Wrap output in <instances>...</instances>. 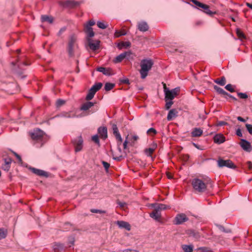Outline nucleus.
Masks as SVG:
<instances>
[{
  "instance_id": "f257e3e1",
  "label": "nucleus",
  "mask_w": 252,
  "mask_h": 252,
  "mask_svg": "<svg viewBox=\"0 0 252 252\" xmlns=\"http://www.w3.org/2000/svg\"><path fill=\"white\" fill-rule=\"evenodd\" d=\"M25 56H18L17 55V79H23L26 78L25 74L26 66L29 65Z\"/></svg>"
},
{
  "instance_id": "f03ea898",
  "label": "nucleus",
  "mask_w": 252,
  "mask_h": 252,
  "mask_svg": "<svg viewBox=\"0 0 252 252\" xmlns=\"http://www.w3.org/2000/svg\"><path fill=\"white\" fill-rule=\"evenodd\" d=\"M208 184H210L212 186V184L210 179H207L203 181L198 178H194L191 182L194 191L195 192L200 193L205 192L207 189V185Z\"/></svg>"
},
{
  "instance_id": "7ed1b4c3",
  "label": "nucleus",
  "mask_w": 252,
  "mask_h": 252,
  "mask_svg": "<svg viewBox=\"0 0 252 252\" xmlns=\"http://www.w3.org/2000/svg\"><path fill=\"white\" fill-rule=\"evenodd\" d=\"M78 48L77 36L74 34L70 35L68 37L66 47V51L68 56L70 58L74 57L76 53L78 51Z\"/></svg>"
},
{
  "instance_id": "20e7f679",
  "label": "nucleus",
  "mask_w": 252,
  "mask_h": 252,
  "mask_svg": "<svg viewBox=\"0 0 252 252\" xmlns=\"http://www.w3.org/2000/svg\"><path fill=\"white\" fill-rule=\"evenodd\" d=\"M154 62L151 59H143L141 61L140 66L141 67L139 70L141 78L145 79L148 75V72L151 69Z\"/></svg>"
},
{
  "instance_id": "39448f33",
  "label": "nucleus",
  "mask_w": 252,
  "mask_h": 252,
  "mask_svg": "<svg viewBox=\"0 0 252 252\" xmlns=\"http://www.w3.org/2000/svg\"><path fill=\"white\" fill-rule=\"evenodd\" d=\"M151 206L154 208V210L150 214V216L158 221L161 218V211L168 208L166 205L159 203L152 204Z\"/></svg>"
},
{
  "instance_id": "423d86ee",
  "label": "nucleus",
  "mask_w": 252,
  "mask_h": 252,
  "mask_svg": "<svg viewBox=\"0 0 252 252\" xmlns=\"http://www.w3.org/2000/svg\"><path fill=\"white\" fill-rule=\"evenodd\" d=\"M72 143L74 145L75 152H80L82 150L83 147V140L81 135L72 140Z\"/></svg>"
},
{
  "instance_id": "0eeeda50",
  "label": "nucleus",
  "mask_w": 252,
  "mask_h": 252,
  "mask_svg": "<svg viewBox=\"0 0 252 252\" xmlns=\"http://www.w3.org/2000/svg\"><path fill=\"white\" fill-rule=\"evenodd\" d=\"M165 92V99L167 101L168 100H172L177 95V91L176 89L171 90H167L165 84H164Z\"/></svg>"
},
{
  "instance_id": "6e6552de",
  "label": "nucleus",
  "mask_w": 252,
  "mask_h": 252,
  "mask_svg": "<svg viewBox=\"0 0 252 252\" xmlns=\"http://www.w3.org/2000/svg\"><path fill=\"white\" fill-rule=\"evenodd\" d=\"M218 165L219 167H227L231 169H235L236 166L234 165L233 162L229 160H223L222 159H219L218 160Z\"/></svg>"
},
{
  "instance_id": "1a4fd4ad",
  "label": "nucleus",
  "mask_w": 252,
  "mask_h": 252,
  "mask_svg": "<svg viewBox=\"0 0 252 252\" xmlns=\"http://www.w3.org/2000/svg\"><path fill=\"white\" fill-rule=\"evenodd\" d=\"M31 138L36 141L42 140L44 133L43 131L39 129H34L33 131L30 132Z\"/></svg>"
},
{
  "instance_id": "9d476101",
  "label": "nucleus",
  "mask_w": 252,
  "mask_h": 252,
  "mask_svg": "<svg viewBox=\"0 0 252 252\" xmlns=\"http://www.w3.org/2000/svg\"><path fill=\"white\" fill-rule=\"evenodd\" d=\"M191 1L195 4L197 6L203 9V12L209 15H212L215 13L212 12L209 8V6L201 3L197 0H190Z\"/></svg>"
},
{
  "instance_id": "9b49d317",
  "label": "nucleus",
  "mask_w": 252,
  "mask_h": 252,
  "mask_svg": "<svg viewBox=\"0 0 252 252\" xmlns=\"http://www.w3.org/2000/svg\"><path fill=\"white\" fill-rule=\"evenodd\" d=\"M59 4L63 7L74 8L79 6L80 2L74 0H66L60 1Z\"/></svg>"
},
{
  "instance_id": "f8f14e48",
  "label": "nucleus",
  "mask_w": 252,
  "mask_h": 252,
  "mask_svg": "<svg viewBox=\"0 0 252 252\" xmlns=\"http://www.w3.org/2000/svg\"><path fill=\"white\" fill-rule=\"evenodd\" d=\"M189 220V218L187 216L184 214H179L177 215L174 220V224L176 225L181 224L184 222L187 221Z\"/></svg>"
},
{
  "instance_id": "ddd939ff",
  "label": "nucleus",
  "mask_w": 252,
  "mask_h": 252,
  "mask_svg": "<svg viewBox=\"0 0 252 252\" xmlns=\"http://www.w3.org/2000/svg\"><path fill=\"white\" fill-rule=\"evenodd\" d=\"M131 54L132 53L130 51L125 52L117 56L115 59L114 62L116 63H118L122 62L124 59H127L128 60L129 59Z\"/></svg>"
},
{
  "instance_id": "4468645a",
  "label": "nucleus",
  "mask_w": 252,
  "mask_h": 252,
  "mask_svg": "<svg viewBox=\"0 0 252 252\" xmlns=\"http://www.w3.org/2000/svg\"><path fill=\"white\" fill-rule=\"evenodd\" d=\"M240 145L241 148L246 152H250L252 150V147L251 143L245 139H241Z\"/></svg>"
},
{
  "instance_id": "2eb2a0df",
  "label": "nucleus",
  "mask_w": 252,
  "mask_h": 252,
  "mask_svg": "<svg viewBox=\"0 0 252 252\" xmlns=\"http://www.w3.org/2000/svg\"><path fill=\"white\" fill-rule=\"evenodd\" d=\"M97 132L101 138L105 139L106 138H107V128L106 127H99L97 129Z\"/></svg>"
},
{
  "instance_id": "dca6fc26",
  "label": "nucleus",
  "mask_w": 252,
  "mask_h": 252,
  "mask_svg": "<svg viewBox=\"0 0 252 252\" xmlns=\"http://www.w3.org/2000/svg\"><path fill=\"white\" fill-rule=\"evenodd\" d=\"M30 169L35 174L39 176L47 177L48 173L42 170L36 169L33 167H30Z\"/></svg>"
},
{
  "instance_id": "f3484780",
  "label": "nucleus",
  "mask_w": 252,
  "mask_h": 252,
  "mask_svg": "<svg viewBox=\"0 0 252 252\" xmlns=\"http://www.w3.org/2000/svg\"><path fill=\"white\" fill-rule=\"evenodd\" d=\"M84 31L85 33H87L88 37L89 38L93 37L94 35V33L93 32L92 28L87 24L84 25Z\"/></svg>"
},
{
  "instance_id": "a211bd4d",
  "label": "nucleus",
  "mask_w": 252,
  "mask_h": 252,
  "mask_svg": "<svg viewBox=\"0 0 252 252\" xmlns=\"http://www.w3.org/2000/svg\"><path fill=\"white\" fill-rule=\"evenodd\" d=\"M203 134V130L200 128H194L191 132V136L193 137L201 136Z\"/></svg>"
},
{
  "instance_id": "6ab92c4d",
  "label": "nucleus",
  "mask_w": 252,
  "mask_h": 252,
  "mask_svg": "<svg viewBox=\"0 0 252 252\" xmlns=\"http://www.w3.org/2000/svg\"><path fill=\"white\" fill-rule=\"evenodd\" d=\"M12 160L10 158H4V163L2 165V168L5 171H8L10 167Z\"/></svg>"
},
{
  "instance_id": "aec40b11",
  "label": "nucleus",
  "mask_w": 252,
  "mask_h": 252,
  "mask_svg": "<svg viewBox=\"0 0 252 252\" xmlns=\"http://www.w3.org/2000/svg\"><path fill=\"white\" fill-rule=\"evenodd\" d=\"M117 225L121 228H125L127 230H130V224L125 221H117Z\"/></svg>"
},
{
  "instance_id": "412c9836",
  "label": "nucleus",
  "mask_w": 252,
  "mask_h": 252,
  "mask_svg": "<svg viewBox=\"0 0 252 252\" xmlns=\"http://www.w3.org/2000/svg\"><path fill=\"white\" fill-rule=\"evenodd\" d=\"M89 46L90 48L93 51H95L99 48V41H96L95 42H91V40L90 39H88Z\"/></svg>"
},
{
  "instance_id": "4be33fe9",
  "label": "nucleus",
  "mask_w": 252,
  "mask_h": 252,
  "mask_svg": "<svg viewBox=\"0 0 252 252\" xmlns=\"http://www.w3.org/2000/svg\"><path fill=\"white\" fill-rule=\"evenodd\" d=\"M178 111L175 109L170 110L167 116L168 121H171L177 116Z\"/></svg>"
},
{
  "instance_id": "5701e85b",
  "label": "nucleus",
  "mask_w": 252,
  "mask_h": 252,
  "mask_svg": "<svg viewBox=\"0 0 252 252\" xmlns=\"http://www.w3.org/2000/svg\"><path fill=\"white\" fill-rule=\"evenodd\" d=\"M225 141V137L220 134H216L214 137V141L216 143L221 144Z\"/></svg>"
},
{
  "instance_id": "b1692460",
  "label": "nucleus",
  "mask_w": 252,
  "mask_h": 252,
  "mask_svg": "<svg viewBox=\"0 0 252 252\" xmlns=\"http://www.w3.org/2000/svg\"><path fill=\"white\" fill-rule=\"evenodd\" d=\"M138 29L140 31L145 32L148 30L149 26L145 22H141L138 24Z\"/></svg>"
},
{
  "instance_id": "393cba45",
  "label": "nucleus",
  "mask_w": 252,
  "mask_h": 252,
  "mask_svg": "<svg viewBox=\"0 0 252 252\" xmlns=\"http://www.w3.org/2000/svg\"><path fill=\"white\" fill-rule=\"evenodd\" d=\"M94 103L92 102L88 101L85 102L82 105L80 109L83 111H87L89 110L90 108H91L92 107H93L94 105Z\"/></svg>"
},
{
  "instance_id": "a878e982",
  "label": "nucleus",
  "mask_w": 252,
  "mask_h": 252,
  "mask_svg": "<svg viewBox=\"0 0 252 252\" xmlns=\"http://www.w3.org/2000/svg\"><path fill=\"white\" fill-rule=\"evenodd\" d=\"M96 70L100 72H102L103 74L105 75L109 76L111 75V70L109 68H106L103 67H99L97 68Z\"/></svg>"
},
{
  "instance_id": "bb28decb",
  "label": "nucleus",
  "mask_w": 252,
  "mask_h": 252,
  "mask_svg": "<svg viewBox=\"0 0 252 252\" xmlns=\"http://www.w3.org/2000/svg\"><path fill=\"white\" fill-rule=\"evenodd\" d=\"M95 93L96 92H94V90H93V89L91 88L89 90L88 94L86 97V99L88 101L92 99L94 97V95Z\"/></svg>"
},
{
  "instance_id": "cd10ccee",
  "label": "nucleus",
  "mask_w": 252,
  "mask_h": 252,
  "mask_svg": "<svg viewBox=\"0 0 252 252\" xmlns=\"http://www.w3.org/2000/svg\"><path fill=\"white\" fill-rule=\"evenodd\" d=\"M131 45V43L129 41L121 42L118 44V47L119 49H122L123 48H128Z\"/></svg>"
},
{
  "instance_id": "c85d7f7f",
  "label": "nucleus",
  "mask_w": 252,
  "mask_h": 252,
  "mask_svg": "<svg viewBox=\"0 0 252 252\" xmlns=\"http://www.w3.org/2000/svg\"><path fill=\"white\" fill-rule=\"evenodd\" d=\"M182 248L185 252H192L193 247L192 245H183Z\"/></svg>"
},
{
  "instance_id": "c756f323",
  "label": "nucleus",
  "mask_w": 252,
  "mask_h": 252,
  "mask_svg": "<svg viewBox=\"0 0 252 252\" xmlns=\"http://www.w3.org/2000/svg\"><path fill=\"white\" fill-rule=\"evenodd\" d=\"M41 21L42 22H48L49 23H52L53 22V18L51 16L47 15L41 16Z\"/></svg>"
},
{
  "instance_id": "7c9ffc66",
  "label": "nucleus",
  "mask_w": 252,
  "mask_h": 252,
  "mask_svg": "<svg viewBox=\"0 0 252 252\" xmlns=\"http://www.w3.org/2000/svg\"><path fill=\"white\" fill-rule=\"evenodd\" d=\"M214 89L218 92L219 94H221L223 95H228V94L224 90L217 86H214Z\"/></svg>"
},
{
  "instance_id": "2f4dec72",
  "label": "nucleus",
  "mask_w": 252,
  "mask_h": 252,
  "mask_svg": "<svg viewBox=\"0 0 252 252\" xmlns=\"http://www.w3.org/2000/svg\"><path fill=\"white\" fill-rule=\"evenodd\" d=\"M59 117H64V118H74L75 117V115L74 114H71V112H63L62 113Z\"/></svg>"
},
{
  "instance_id": "473e14b6",
  "label": "nucleus",
  "mask_w": 252,
  "mask_h": 252,
  "mask_svg": "<svg viewBox=\"0 0 252 252\" xmlns=\"http://www.w3.org/2000/svg\"><path fill=\"white\" fill-rule=\"evenodd\" d=\"M214 82L220 86H224L226 84V79L224 76H222L220 79H217L215 80Z\"/></svg>"
},
{
  "instance_id": "72a5a7b5",
  "label": "nucleus",
  "mask_w": 252,
  "mask_h": 252,
  "mask_svg": "<svg viewBox=\"0 0 252 252\" xmlns=\"http://www.w3.org/2000/svg\"><path fill=\"white\" fill-rule=\"evenodd\" d=\"M7 234V230L4 228H0V240L4 239Z\"/></svg>"
},
{
  "instance_id": "f704fd0d",
  "label": "nucleus",
  "mask_w": 252,
  "mask_h": 252,
  "mask_svg": "<svg viewBox=\"0 0 252 252\" xmlns=\"http://www.w3.org/2000/svg\"><path fill=\"white\" fill-rule=\"evenodd\" d=\"M155 150V147L149 148L145 149L144 152L145 154L148 157H151L153 153Z\"/></svg>"
},
{
  "instance_id": "c9c22d12",
  "label": "nucleus",
  "mask_w": 252,
  "mask_h": 252,
  "mask_svg": "<svg viewBox=\"0 0 252 252\" xmlns=\"http://www.w3.org/2000/svg\"><path fill=\"white\" fill-rule=\"evenodd\" d=\"M102 86V84L101 83H97L93 85L91 88L93 89L94 92H96L101 89Z\"/></svg>"
},
{
  "instance_id": "e433bc0d",
  "label": "nucleus",
  "mask_w": 252,
  "mask_h": 252,
  "mask_svg": "<svg viewBox=\"0 0 252 252\" xmlns=\"http://www.w3.org/2000/svg\"><path fill=\"white\" fill-rule=\"evenodd\" d=\"M115 86V84L111 83H106L105 84L104 89L106 91L111 90Z\"/></svg>"
},
{
  "instance_id": "4c0bfd02",
  "label": "nucleus",
  "mask_w": 252,
  "mask_h": 252,
  "mask_svg": "<svg viewBox=\"0 0 252 252\" xmlns=\"http://www.w3.org/2000/svg\"><path fill=\"white\" fill-rule=\"evenodd\" d=\"M126 34V32L125 30L122 31H116L115 33V36L116 37H118L122 35H125Z\"/></svg>"
},
{
  "instance_id": "58836bf2",
  "label": "nucleus",
  "mask_w": 252,
  "mask_h": 252,
  "mask_svg": "<svg viewBox=\"0 0 252 252\" xmlns=\"http://www.w3.org/2000/svg\"><path fill=\"white\" fill-rule=\"evenodd\" d=\"M97 26L98 28L101 29H105L108 26L107 25H105L104 23L101 22L100 21H98L97 22Z\"/></svg>"
},
{
  "instance_id": "ea45409f",
  "label": "nucleus",
  "mask_w": 252,
  "mask_h": 252,
  "mask_svg": "<svg viewBox=\"0 0 252 252\" xmlns=\"http://www.w3.org/2000/svg\"><path fill=\"white\" fill-rule=\"evenodd\" d=\"M236 33L239 38H245V36L244 33L240 30L237 29Z\"/></svg>"
},
{
  "instance_id": "a19ab883",
  "label": "nucleus",
  "mask_w": 252,
  "mask_h": 252,
  "mask_svg": "<svg viewBox=\"0 0 252 252\" xmlns=\"http://www.w3.org/2000/svg\"><path fill=\"white\" fill-rule=\"evenodd\" d=\"M54 249L55 251L62 250L63 249V245L60 243L55 244L54 245Z\"/></svg>"
},
{
  "instance_id": "79ce46f5",
  "label": "nucleus",
  "mask_w": 252,
  "mask_h": 252,
  "mask_svg": "<svg viewBox=\"0 0 252 252\" xmlns=\"http://www.w3.org/2000/svg\"><path fill=\"white\" fill-rule=\"evenodd\" d=\"M114 135L116 140L118 141V143H121L123 140L120 132L114 134Z\"/></svg>"
},
{
  "instance_id": "37998d69",
  "label": "nucleus",
  "mask_w": 252,
  "mask_h": 252,
  "mask_svg": "<svg viewBox=\"0 0 252 252\" xmlns=\"http://www.w3.org/2000/svg\"><path fill=\"white\" fill-rule=\"evenodd\" d=\"M225 88L228 91L232 93L235 91L234 89L232 87V85L231 84H227L225 86Z\"/></svg>"
},
{
  "instance_id": "c03bdc74",
  "label": "nucleus",
  "mask_w": 252,
  "mask_h": 252,
  "mask_svg": "<svg viewBox=\"0 0 252 252\" xmlns=\"http://www.w3.org/2000/svg\"><path fill=\"white\" fill-rule=\"evenodd\" d=\"M169 101H166V104H165V108L166 109H169L170 108V107H171L172 105L173 104V102L172 101V100H168Z\"/></svg>"
},
{
  "instance_id": "a18cd8bd",
  "label": "nucleus",
  "mask_w": 252,
  "mask_h": 252,
  "mask_svg": "<svg viewBox=\"0 0 252 252\" xmlns=\"http://www.w3.org/2000/svg\"><path fill=\"white\" fill-rule=\"evenodd\" d=\"M112 129H113V132L114 135L115 134H117L118 133H119V130H118V127L117 126L116 124H113L112 125Z\"/></svg>"
},
{
  "instance_id": "49530a36",
  "label": "nucleus",
  "mask_w": 252,
  "mask_h": 252,
  "mask_svg": "<svg viewBox=\"0 0 252 252\" xmlns=\"http://www.w3.org/2000/svg\"><path fill=\"white\" fill-rule=\"evenodd\" d=\"M91 212L93 213H99V214H104L105 213V211L98 210V209H92L91 210Z\"/></svg>"
},
{
  "instance_id": "de8ad7c7",
  "label": "nucleus",
  "mask_w": 252,
  "mask_h": 252,
  "mask_svg": "<svg viewBox=\"0 0 252 252\" xmlns=\"http://www.w3.org/2000/svg\"><path fill=\"white\" fill-rule=\"evenodd\" d=\"M237 94L242 99H246L248 97V95L246 93H238Z\"/></svg>"
},
{
  "instance_id": "09e8293b",
  "label": "nucleus",
  "mask_w": 252,
  "mask_h": 252,
  "mask_svg": "<svg viewBox=\"0 0 252 252\" xmlns=\"http://www.w3.org/2000/svg\"><path fill=\"white\" fill-rule=\"evenodd\" d=\"M65 103V101L62 99H58L56 102V105L57 107H60Z\"/></svg>"
},
{
  "instance_id": "8fccbe9b",
  "label": "nucleus",
  "mask_w": 252,
  "mask_h": 252,
  "mask_svg": "<svg viewBox=\"0 0 252 252\" xmlns=\"http://www.w3.org/2000/svg\"><path fill=\"white\" fill-rule=\"evenodd\" d=\"M139 139V137L137 135H133L132 136L130 140L131 144L133 145L135 144V142Z\"/></svg>"
},
{
  "instance_id": "3c124183",
  "label": "nucleus",
  "mask_w": 252,
  "mask_h": 252,
  "mask_svg": "<svg viewBox=\"0 0 252 252\" xmlns=\"http://www.w3.org/2000/svg\"><path fill=\"white\" fill-rule=\"evenodd\" d=\"M92 139L95 143H96V144L99 143V140L98 136L97 135H94L93 136H92Z\"/></svg>"
},
{
  "instance_id": "603ef678",
  "label": "nucleus",
  "mask_w": 252,
  "mask_h": 252,
  "mask_svg": "<svg viewBox=\"0 0 252 252\" xmlns=\"http://www.w3.org/2000/svg\"><path fill=\"white\" fill-rule=\"evenodd\" d=\"M102 163L106 171H108V168L110 167V164L106 161H102Z\"/></svg>"
},
{
  "instance_id": "864d4df0",
  "label": "nucleus",
  "mask_w": 252,
  "mask_h": 252,
  "mask_svg": "<svg viewBox=\"0 0 252 252\" xmlns=\"http://www.w3.org/2000/svg\"><path fill=\"white\" fill-rule=\"evenodd\" d=\"M147 133L148 134H150L151 133H153L154 134H156L157 133V132L155 128H150L147 130Z\"/></svg>"
},
{
  "instance_id": "5fc2aeb1",
  "label": "nucleus",
  "mask_w": 252,
  "mask_h": 252,
  "mask_svg": "<svg viewBox=\"0 0 252 252\" xmlns=\"http://www.w3.org/2000/svg\"><path fill=\"white\" fill-rule=\"evenodd\" d=\"M113 158L116 160L120 161L123 158V156L122 155H120L119 156H115L114 154L112 155Z\"/></svg>"
},
{
  "instance_id": "6e6d98bb",
  "label": "nucleus",
  "mask_w": 252,
  "mask_h": 252,
  "mask_svg": "<svg viewBox=\"0 0 252 252\" xmlns=\"http://www.w3.org/2000/svg\"><path fill=\"white\" fill-rule=\"evenodd\" d=\"M246 127L248 131H249V132L251 134H252V125L251 124H247L246 125Z\"/></svg>"
},
{
  "instance_id": "4d7b16f0",
  "label": "nucleus",
  "mask_w": 252,
  "mask_h": 252,
  "mask_svg": "<svg viewBox=\"0 0 252 252\" xmlns=\"http://www.w3.org/2000/svg\"><path fill=\"white\" fill-rule=\"evenodd\" d=\"M117 203L121 208H124L126 205V203L125 202H121L120 201H117Z\"/></svg>"
},
{
  "instance_id": "13d9d810",
  "label": "nucleus",
  "mask_w": 252,
  "mask_h": 252,
  "mask_svg": "<svg viewBox=\"0 0 252 252\" xmlns=\"http://www.w3.org/2000/svg\"><path fill=\"white\" fill-rule=\"evenodd\" d=\"M198 251H200L201 252H208V248L206 247H200L198 248Z\"/></svg>"
},
{
  "instance_id": "bf43d9fd",
  "label": "nucleus",
  "mask_w": 252,
  "mask_h": 252,
  "mask_svg": "<svg viewBox=\"0 0 252 252\" xmlns=\"http://www.w3.org/2000/svg\"><path fill=\"white\" fill-rule=\"evenodd\" d=\"M236 135L237 136H238L239 137H242L243 136L242 133L241 132V130L240 128H238L236 130Z\"/></svg>"
},
{
  "instance_id": "052dcab7",
  "label": "nucleus",
  "mask_w": 252,
  "mask_h": 252,
  "mask_svg": "<svg viewBox=\"0 0 252 252\" xmlns=\"http://www.w3.org/2000/svg\"><path fill=\"white\" fill-rule=\"evenodd\" d=\"M128 141H127V136L126 137V139L124 141L123 143V147L124 149H126L127 148Z\"/></svg>"
},
{
  "instance_id": "680f3d73",
  "label": "nucleus",
  "mask_w": 252,
  "mask_h": 252,
  "mask_svg": "<svg viewBox=\"0 0 252 252\" xmlns=\"http://www.w3.org/2000/svg\"><path fill=\"white\" fill-rule=\"evenodd\" d=\"M226 125H227V123L224 121H220L218 124V126H222Z\"/></svg>"
},
{
  "instance_id": "e2e57ef3",
  "label": "nucleus",
  "mask_w": 252,
  "mask_h": 252,
  "mask_svg": "<svg viewBox=\"0 0 252 252\" xmlns=\"http://www.w3.org/2000/svg\"><path fill=\"white\" fill-rule=\"evenodd\" d=\"M88 25H90V26L92 27V26H94L95 24V22L94 20H90L88 23H86Z\"/></svg>"
},
{
  "instance_id": "0e129e2a",
  "label": "nucleus",
  "mask_w": 252,
  "mask_h": 252,
  "mask_svg": "<svg viewBox=\"0 0 252 252\" xmlns=\"http://www.w3.org/2000/svg\"><path fill=\"white\" fill-rule=\"evenodd\" d=\"M247 163L249 169H252V162L251 161H248Z\"/></svg>"
},
{
  "instance_id": "69168bd1",
  "label": "nucleus",
  "mask_w": 252,
  "mask_h": 252,
  "mask_svg": "<svg viewBox=\"0 0 252 252\" xmlns=\"http://www.w3.org/2000/svg\"><path fill=\"white\" fill-rule=\"evenodd\" d=\"M121 82L125 84H129V80L128 79H125L121 81Z\"/></svg>"
},
{
  "instance_id": "338daca9",
  "label": "nucleus",
  "mask_w": 252,
  "mask_h": 252,
  "mask_svg": "<svg viewBox=\"0 0 252 252\" xmlns=\"http://www.w3.org/2000/svg\"><path fill=\"white\" fill-rule=\"evenodd\" d=\"M237 120L240 122H246V120L243 118L242 117H240V116H239L237 117Z\"/></svg>"
},
{
  "instance_id": "774afa93",
  "label": "nucleus",
  "mask_w": 252,
  "mask_h": 252,
  "mask_svg": "<svg viewBox=\"0 0 252 252\" xmlns=\"http://www.w3.org/2000/svg\"><path fill=\"white\" fill-rule=\"evenodd\" d=\"M123 252H137L135 250H125Z\"/></svg>"
}]
</instances>
